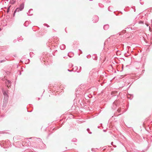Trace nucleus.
Instances as JSON below:
<instances>
[{
    "instance_id": "3",
    "label": "nucleus",
    "mask_w": 152,
    "mask_h": 152,
    "mask_svg": "<svg viewBox=\"0 0 152 152\" xmlns=\"http://www.w3.org/2000/svg\"><path fill=\"white\" fill-rule=\"evenodd\" d=\"M15 1H11V3L12 4H14L15 2Z\"/></svg>"
},
{
    "instance_id": "6",
    "label": "nucleus",
    "mask_w": 152,
    "mask_h": 152,
    "mask_svg": "<svg viewBox=\"0 0 152 152\" xmlns=\"http://www.w3.org/2000/svg\"><path fill=\"white\" fill-rule=\"evenodd\" d=\"M19 11H20V9H19Z\"/></svg>"
},
{
    "instance_id": "7",
    "label": "nucleus",
    "mask_w": 152,
    "mask_h": 152,
    "mask_svg": "<svg viewBox=\"0 0 152 152\" xmlns=\"http://www.w3.org/2000/svg\"><path fill=\"white\" fill-rule=\"evenodd\" d=\"M19 11H20V9H19Z\"/></svg>"
},
{
    "instance_id": "9",
    "label": "nucleus",
    "mask_w": 152,
    "mask_h": 152,
    "mask_svg": "<svg viewBox=\"0 0 152 152\" xmlns=\"http://www.w3.org/2000/svg\"><path fill=\"white\" fill-rule=\"evenodd\" d=\"M1 30V28H0V31Z\"/></svg>"
},
{
    "instance_id": "1",
    "label": "nucleus",
    "mask_w": 152,
    "mask_h": 152,
    "mask_svg": "<svg viewBox=\"0 0 152 152\" xmlns=\"http://www.w3.org/2000/svg\"><path fill=\"white\" fill-rule=\"evenodd\" d=\"M24 4H21L20 5V7L19 8H17L14 11L13 16H15V13L17 12H19V9H20V11H22V10L24 8Z\"/></svg>"
},
{
    "instance_id": "8",
    "label": "nucleus",
    "mask_w": 152,
    "mask_h": 152,
    "mask_svg": "<svg viewBox=\"0 0 152 152\" xmlns=\"http://www.w3.org/2000/svg\"><path fill=\"white\" fill-rule=\"evenodd\" d=\"M147 26H148V24H147Z\"/></svg>"
},
{
    "instance_id": "5",
    "label": "nucleus",
    "mask_w": 152,
    "mask_h": 152,
    "mask_svg": "<svg viewBox=\"0 0 152 152\" xmlns=\"http://www.w3.org/2000/svg\"><path fill=\"white\" fill-rule=\"evenodd\" d=\"M4 94V95H5H5H7V94H6V95H5V94Z\"/></svg>"
},
{
    "instance_id": "4",
    "label": "nucleus",
    "mask_w": 152,
    "mask_h": 152,
    "mask_svg": "<svg viewBox=\"0 0 152 152\" xmlns=\"http://www.w3.org/2000/svg\"><path fill=\"white\" fill-rule=\"evenodd\" d=\"M9 12V9L8 8V9H7V12Z\"/></svg>"
},
{
    "instance_id": "2",
    "label": "nucleus",
    "mask_w": 152,
    "mask_h": 152,
    "mask_svg": "<svg viewBox=\"0 0 152 152\" xmlns=\"http://www.w3.org/2000/svg\"><path fill=\"white\" fill-rule=\"evenodd\" d=\"M7 83H10V81H8H8H7V82H6V84H7V87H9L10 86H9V85H8L7 84Z\"/></svg>"
}]
</instances>
